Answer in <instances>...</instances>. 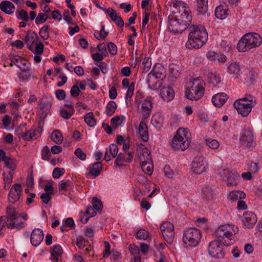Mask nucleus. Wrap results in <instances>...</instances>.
Masks as SVG:
<instances>
[{
	"instance_id": "1",
	"label": "nucleus",
	"mask_w": 262,
	"mask_h": 262,
	"mask_svg": "<svg viewBox=\"0 0 262 262\" xmlns=\"http://www.w3.org/2000/svg\"><path fill=\"white\" fill-rule=\"evenodd\" d=\"M188 39L186 43L187 48L199 49L202 47L208 39V33L205 27L202 25H191Z\"/></svg>"
},
{
	"instance_id": "2",
	"label": "nucleus",
	"mask_w": 262,
	"mask_h": 262,
	"mask_svg": "<svg viewBox=\"0 0 262 262\" xmlns=\"http://www.w3.org/2000/svg\"><path fill=\"white\" fill-rule=\"evenodd\" d=\"M234 226L233 225H222L215 230L214 235L217 241L227 247L233 242L235 233Z\"/></svg>"
},
{
	"instance_id": "3",
	"label": "nucleus",
	"mask_w": 262,
	"mask_h": 262,
	"mask_svg": "<svg viewBox=\"0 0 262 262\" xmlns=\"http://www.w3.org/2000/svg\"><path fill=\"white\" fill-rule=\"evenodd\" d=\"M262 43V38L257 33H247L239 40L237 49L239 52H245L252 48L259 46Z\"/></svg>"
},
{
	"instance_id": "4",
	"label": "nucleus",
	"mask_w": 262,
	"mask_h": 262,
	"mask_svg": "<svg viewBox=\"0 0 262 262\" xmlns=\"http://www.w3.org/2000/svg\"><path fill=\"white\" fill-rule=\"evenodd\" d=\"M190 137V134L188 129L180 128L173 138L172 147L175 150H184L189 145Z\"/></svg>"
},
{
	"instance_id": "5",
	"label": "nucleus",
	"mask_w": 262,
	"mask_h": 262,
	"mask_svg": "<svg viewBox=\"0 0 262 262\" xmlns=\"http://www.w3.org/2000/svg\"><path fill=\"white\" fill-rule=\"evenodd\" d=\"M256 104L255 99L250 96L245 97L234 103V106L243 117H246L251 112V108Z\"/></svg>"
},
{
	"instance_id": "6",
	"label": "nucleus",
	"mask_w": 262,
	"mask_h": 262,
	"mask_svg": "<svg viewBox=\"0 0 262 262\" xmlns=\"http://www.w3.org/2000/svg\"><path fill=\"white\" fill-rule=\"evenodd\" d=\"M201 231L195 228H188L183 233V242L190 247L197 246L201 241Z\"/></svg>"
},
{
	"instance_id": "7",
	"label": "nucleus",
	"mask_w": 262,
	"mask_h": 262,
	"mask_svg": "<svg viewBox=\"0 0 262 262\" xmlns=\"http://www.w3.org/2000/svg\"><path fill=\"white\" fill-rule=\"evenodd\" d=\"M202 83L199 79H194L190 88L185 91V96L190 100H198L201 98L204 93Z\"/></svg>"
},
{
	"instance_id": "8",
	"label": "nucleus",
	"mask_w": 262,
	"mask_h": 262,
	"mask_svg": "<svg viewBox=\"0 0 262 262\" xmlns=\"http://www.w3.org/2000/svg\"><path fill=\"white\" fill-rule=\"evenodd\" d=\"M165 70L164 67L160 63H157L154 66L152 70L147 75L146 82L148 85L151 89L156 88L152 83L151 80L155 79H162L165 77Z\"/></svg>"
},
{
	"instance_id": "9",
	"label": "nucleus",
	"mask_w": 262,
	"mask_h": 262,
	"mask_svg": "<svg viewBox=\"0 0 262 262\" xmlns=\"http://www.w3.org/2000/svg\"><path fill=\"white\" fill-rule=\"evenodd\" d=\"M225 246L216 239L210 243L208 247L209 254L212 257L223 258L225 254Z\"/></svg>"
},
{
	"instance_id": "10",
	"label": "nucleus",
	"mask_w": 262,
	"mask_h": 262,
	"mask_svg": "<svg viewBox=\"0 0 262 262\" xmlns=\"http://www.w3.org/2000/svg\"><path fill=\"white\" fill-rule=\"evenodd\" d=\"M160 230L164 239L169 244L173 241L174 232V226L170 222H165L160 226Z\"/></svg>"
},
{
	"instance_id": "11",
	"label": "nucleus",
	"mask_w": 262,
	"mask_h": 262,
	"mask_svg": "<svg viewBox=\"0 0 262 262\" xmlns=\"http://www.w3.org/2000/svg\"><path fill=\"white\" fill-rule=\"evenodd\" d=\"M168 21V29L174 34L181 33L187 28L176 16H169Z\"/></svg>"
},
{
	"instance_id": "12",
	"label": "nucleus",
	"mask_w": 262,
	"mask_h": 262,
	"mask_svg": "<svg viewBox=\"0 0 262 262\" xmlns=\"http://www.w3.org/2000/svg\"><path fill=\"white\" fill-rule=\"evenodd\" d=\"M220 173L222 178L227 182L228 186H234L238 184L239 177L236 173L228 169H223Z\"/></svg>"
},
{
	"instance_id": "13",
	"label": "nucleus",
	"mask_w": 262,
	"mask_h": 262,
	"mask_svg": "<svg viewBox=\"0 0 262 262\" xmlns=\"http://www.w3.org/2000/svg\"><path fill=\"white\" fill-rule=\"evenodd\" d=\"M241 144L248 148H252L255 145L254 134L250 130H245L240 138Z\"/></svg>"
},
{
	"instance_id": "14",
	"label": "nucleus",
	"mask_w": 262,
	"mask_h": 262,
	"mask_svg": "<svg viewBox=\"0 0 262 262\" xmlns=\"http://www.w3.org/2000/svg\"><path fill=\"white\" fill-rule=\"evenodd\" d=\"M137 150L140 163H144L146 161H151V157L147 147L142 144L137 145Z\"/></svg>"
},
{
	"instance_id": "15",
	"label": "nucleus",
	"mask_w": 262,
	"mask_h": 262,
	"mask_svg": "<svg viewBox=\"0 0 262 262\" xmlns=\"http://www.w3.org/2000/svg\"><path fill=\"white\" fill-rule=\"evenodd\" d=\"M191 168L192 171L196 174H201L206 170V166L204 158L202 157H196L192 163Z\"/></svg>"
},
{
	"instance_id": "16",
	"label": "nucleus",
	"mask_w": 262,
	"mask_h": 262,
	"mask_svg": "<svg viewBox=\"0 0 262 262\" xmlns=\"http://www.w3.org/2000/svg\"><path fill=\"white\" fill-rule=\"evenodd\" d=\"M22 188L20 184L16 183L11 188L9 195L8 200L11 203H15L17 201L21 195Z\"/></svg>"
},
{
	"instance_id": "17",
	"label": "nucleus",
	"mask_w": 262,
	"mask_h": 262,
	"mask_svg": "<svg viewBox=\"0 0 262 262\" xmlns=\"http://www.w3.org/2000/svg\"><path fill=\"white\" fill-rule=\"evenodd\" d=\"M242 222L244 226L247 228H251L257 222L256 214L251 211H247L243 214Z\"/></svg>"
},
{
	"instance_id": "18",
	"label": "nucleus",
	"mask_w": 262,
	"mask_h": 262,
	"mask_svg": "<svg viewBox=\"0 0 262 262\" xmlns=\"http://www.w3.org/2000/svg\"><path fill=\"white\" fill-rule=\"evenodd\" d=\"M182 13L179 16H176L179 20L184 25L188 27L191 22L192 16L189 13V10L188 7L183 6L182 10H180V12Z\"/></svg>"
},
{
	"instance_id": "19",
	"label": "nucleus",
	"mask_w": 262,
	"mask_h": 262,
	"mask_svg": "<svg viewBox=\"0 0 262 262\" xmlns=\"http://www.w3.org/2000/svg\"><path fill=\"white\" fill-rule=\"evenodd\" d=\"M43 239V233L42 230L39 228H35L32 232L30 236V242L32 246L37 247Z\"/></svg>"
},
{
	"instance_id": "20",
	"label": "nucleus",
	"mask_w": 262,
	"mask_h": 262,
	"mask_svg": "<svg viewBox=\"0 0 262 262\" xmlns=\"http://www.w3.org/2000/svg\"><path fill=\"white\" fill-rule=\"evenodd\" d=\"M152 108V104L151 100L149 98L144 99L141 104V111L143 119H146L149 117Z\"/></svg>"
},
{
	"instance_id": "21",
	"label": "nucleus",
	"mask_w": 262,
	"mask_h": 262,
	"mask_svg": "<svg viewBox=\"0 0 262 262\" xmlns=\"http://www.w3.org/2000/svg\"><path fill=\"white\" fill-rule=\"evenodd\" d=\"M228 99V96L225 93H218L214 95L212 98V102L215 106H222Z\"/></svg>"
},
{
	"instance_id": "22",
	"label": "nucleus",
	"mask_w": 262,
	"mask_h": 262,
	"mask_svg": "<svg viewBox=\"0 0 262 262\" xmlns=\"http://www.w3.org/2000/svg\"><path fill=\"white\" fill-rule=\"evenodd\" d=\"M102 168V165L100 162H96L90 165L89 172L88 175L93 176L95 178L98 176Z\"/></svg>"
},
{
	"instance_id": "23",
	"label": "nucleus",
	"mask_w": 262,
	"mask_h": 262,
	"mask_svg": "<svg viewBox=\"0 0 262 262\" xmlns=\"http://www.w3.org/2000/svg\"><path fill=\"white\" fill-rule=\"evenodd\" d=\"M161 95L162 99L166 101H171L174 96V92L171 86L163 88L161 90Z\"/></svg>"
},
{
	"instance_id": "24",
	"label": "nucleus",
	"mask_w": 262,
	"mask_h": 262,
	"mask_svg": "<svg viewBox=\"0 0 262 262\" xmlns=\"http://www.w3.org/2000/svg\"><path fill=\"white\" fill-rule=\"evenodd\" d=\"M196 11L198 14H205L208 11V0H196Z\"/></svg>"
},
{
	"instance_id": "25",
	"label": "nucleus",
	"mask_w": 262,
	"mask_h": 262,
	"mask_svg": "<svg viewBox=\"0 0 262 262\" xmlns=\"http://www.w3.org/2000/svg\"><path fill=\"white\" fill-rule=\"evenodd\" d=\"M1 10L6 14L13 13L15 9V6L10 2L4 1L0 4Z\"/></svg>"
},
{
	"instance_id": "26",
	"label": "nucleus",
	"mask_w": 262,
	"mask_h": 262,
	"mask_svg": "<svg viewBox=\"0 0 262 262\" xmlns=\"http://www.w3.org/2000/svg\"><path fill=\"white\" fill-rule=\"evenodd\" d=\"M180 67L178 64L171 63L169 66V71L170 76L172 79V81L176 80L180 77Z\"/></svg>"
},
{
	"instance_id": "27",
	"label": "nucleus",
	"mask_w": 262,
	"mask_h": 262,
	"mask_svg": "<svg viewBox=\"0 0 262 262\" xmlns=\"http://www.w3.org/2000/svg\"><path fill=\"white\" fill-rule=\"evenodd\" d=\"M163 121V117L159 113L153 115L151 119V123L157 129H159L162 127Z\"/></svg>"
},
{
	"instance_id": "28",
	"label": "nucleus",
	"mask_w": 262,
	"mask_h": 262,
	"mask_svg": "<svg viewBox=\"0 0 262 262\" xmlns=\"http://www.w3.org/2000/svg\"><path fill=\"white\" fill-rule=\"evenodd\" d=\"M139 133L140 137L144 142H146L148 140V132L147 125L143 121H141L139 126Z\"/></svg>"
},
{
	"instance_id": "29",
	"label": "nucleus",
	"mask_w": 262,
	"mask_h": 262,
	"mask_svg": "<svg viewBox=\"0 0 262 262\" xmlns=\"http://www.w3.org/2000/svg\"><path fill=\"white\" fill-rule=\"evenodd\" d=\"M63 250L60 245H56L53 246L51 249V254L53 262H57L58 257L61 256Z\"/></svg>"
},
{
	"instance_id": "30",
	"label": "nucleus",
	"mask_w": 262,
	"mask_h": 262,
	"mask_svg": "<svg viewBox=\"0 0 262 262\" xmlns=\"http://www.w3.org/2000/svg\"><path fill=\"white\" fill-rule=\"evenodd\" d=\"M228 14V9L226 6H223L222 5L218 6L215 10V16L221 19L225 18Z\"/></svg>"
},
{
	"instance_id": "31",
	"label": "nucleus",
	"mask_w": 262,
	"mask_h": 262,
	"mask_svg": "<svg viewBox=\"0 0 262 262\" xmlns=\"http://www.w3.org/2000/svg\"><path fill=\"white\" fill-rule=\"evenodd\" d=\"M24 40L27 45H30L37 41L38 36L36 32L29 30L27 32Z\"/></svg>"
},
{
	"instance_id": "32",
	"label": "nucleus",
	"mask_w": 262,
	"mask_h": 262,
	"mask_svg": "<svg viewBox=\"0 0 262 262\" xmlns=\"http://www.w3.org/2000/svg\"><path fill=\"white\" fill-rule=\"evenodd\" d=\"M246 194L239 190H234L231 192L229 195V199L232 201H236L238 200H242L245 199Z\"/></svg>"
},
{
	"instance_id": "33",
	"label": "nucleus",
	"mask_w": 262,
	"mask_h": 262,
	"mask_svg": "<svg viewBox=\"0 0 262 262\" xmlns=\"http://www.w3.org/2000/svg\"><path fill=\"white\" fill-rule=\"evenodd\" d=\"M6 213L9 217V220L14 221L19 216V214L16 209L11 205H9L6 208Z\"/></svg>"
},
{
	"instance_id": "34",
	"label": "nucleus",
	"mask_w": 262,
	"mask_h": 262,
	"mask_svg": "<svg viewBox=\"0 0 262 262\" xmlns=\"http://www.w3.org/2000/svg\"><path fill=\"white\" fill-rule=\"evenodd\" d=\"M117 107V105L115 101L112 100L109 101L105 108V113L107 116H112L115 113Z\"/></svg>"
},
{
	"instance_id": "35",
	"label": "nucleus",
	"mask_w": 262,
	"mask_h": 262,
	"mask_svg": "<svg viewBox=\"0 0 262 262\" xmlns=\"http://www.w3.org/2000/svg\"><path fill=\"white\" fill-rule=\"evenodd\" d=\"M125 119V117L121 116V119L119 116H116L111 120V124L114 128H117L119 126H123L122 123Z\"/></svg>"
},
{
	"instance_id": "36",
	"label": "nucleus",
	"mask_w": 262,
	"mask_h": 262,
	"mask_svg": "<svg viewBox=\"0 0 262 262\" xmlns=\"http://www.w3.org/2000/svg\"><path fill=\"white\" fill-rule=\"evenodd\" d=\"M84 120L85 123L90 127H94L96 121L92 112H89L85 114L84 117Z\"/></svg>"
},
{
	"instance_id": "37",
	"label": "nucleus",
	"mask_w": 262,
	"mask_h": 262,
	"mask_svg": "<svg viewBox=\"0 0 262 262\" xmlns=\"http://www.w3.org/2000/svg\"><path fill=\"white\" fill-rule=\"evenodd\" d=\"M208 78L209 83L212 84L213 86H216L221 81V78L219 74L217 73H209Z\"/></svg>"
},
{
	"instance_id": "38",
	"label": "nucleus",
	"mask_w": 262,
	"mask_h": 262,
	"mask_svg": "<svg viewBox=\"0 0 262 262\" xmlns=\"http://www.w3.org/2000/svg\"><path fill=\"white\" fill-rule=\"evenodd\" d=\"M151 161H146L144 163H140V166L142 170L146 173L150 175L152 172V165L151 164Z\"/></svg>"
},
{
	"instance_id": "39",
	"label": "nucleus",
	"mask_w": 262,
	"mask_h": 262,
	"mask_svg": "<svg viewBox=\"0 0 262 262\" xmlns=\"http://www.w3.org/2000/svg\"><path fill=\"white\" fill-rule=\"evenodd\" d=\"M51 138L56 144L61 143L63 140L62 134L58 130H55L52 133Z\"/></svg>"
},
{
	"instance_id": "40",
	"label": "nucleus",
	"mask_w": 262,
	"mask_h": 262,
	"mask_svg": "<svg viewBox=\"0 0 262 262\" xmlns=\"http://www.w3.org/2000/svg\"><path fill=\"white\" fill-rule=\"evenodd\" d=\"M202 191L206 200H210L214 198L215 194L212 189L208 186L203 187Z\"/></svg>"
},
{
	"instance_id": "41",
	"label": "nucleus",
	"mask_w": 262,
	"mask_h": 262,
	"mask_svg": "<svg viewBox=\"0 0 262 262\" xmlns=\"http://www.w3.org/2000/svg\"><path fill=\"white\" fill-rule=\"evenodd\" d=\"M49 25H45L40 29L39 34L43 40H47L49 38Z\"/></svg>"
},
{
	"instance_id": "42",
	"label": "nucleus",
	"mask_w": 262,
	"mask_h": 262,
	"mask_svg": "<svg viewBox=\"0 0 262 262\" xmlns=\"http://www.w3.org/2000/svg\"><path fill=\"white\" fill-rule=\"evenodd\" d=\"M96 214V212L95 211V209L93 208L91 206L88 207L86 208V210L85 212V214L84 216H85L84 221H83L82 220V222L84 224H85L89 220V219L90 217H92L95 216Z\"/></svg>"
},
{
	"instance_id": "43",
	"label": "nucleus",
	"mask_w": 262,
	"mask_h": 262,
	"mask_svg": "<svg viewBox=\"0 0 262 262\" xmlns=\"http://www.w3.org/2000/svg\"><path fill=\"white\" fill-rule=\"evenodd\" d=\"M228 73L230 74H235V75H239L240 72V68L239 65L236 62L231 63L227 69Z\"/></svg>"
},
{
	"instance_id": "44",
	"label": "nucleus",
	"mask_w": 262,
	"mask_h": 262,
	"mask_svg": "<svg viewBox=\"0 0 262 262\" xmlns=\"http://www.w3.org/2000/svg\"><path fill=\"white\" fill-rule=\"evenodd\" d=\"M104 29H105L104 25H102L101 30L99 31V33H98V31H95V33H94V36L97 39L99 40L101 38L104 39L108 35V32L105 31L104 30Z\"/></svg>"
},
{
	"instance_id": "45",
	"label": "nucleus",
	"mask_w": 262,
	"mask_h": 262,
	"mask_svg": "<svg viewBox=\"0 0 262 262\" xmlns=\"http://www.w3.org/2000/svg\"><path fill=\"white\" fill-rule=\"evenodd\" d=\"M135 89V83L132 82L128 86L127 91L125 95V102L127 105H128V101L132 97Z\"/></svg>"
},
{
	"instance_id": "46",
	"label": "nucleus",
	"mask_w": 262,
	"mask_h": 262,
	"mask_svg": "<svg viewBox=\"0 0 262 262\" xmlns=\"http://www.w3.org/2000/svg\"><path fill=\"white\" fill-rule=\"evenodd\" d=\"M92 203L93 208L97 211H101L103 209V205L101 200L97 197H93Z\"/></svg>"
},
{
	"instance_id": "47",
	"label": "nucleus",
	"mask_w": 262,
	"mask_h": 262,
	"mask_svg": "<svg viewBox=\"0 0 262 262\" xmlns=\"http://www.w3.org/2000/svg\"><path fill=\"white\" fill-rule=\"evenodd\" d=\"M74 109H71L69 110L62 109L60 111V114L63 118L65 119H69L74 114Z\"/></svg>"
},
{
	"instance_id": "48",
	"label": "nucleus",
	"mask_w": 262,
	"mask_h": 262,
	"mask_svg": "<svg viewBox=\"0 0 262 262\" xmlns=\"http://www.w3.org/2000/svg\"><path fill=\"white\" fill-rule=\"evenodd\" d=\"M126 155L122 153H120L115 160V164L118 166H122L123 165V162H126Z\"/></svg>"
},
{
	"instance_id": "49",
	"label": "nucleus",
	"mask_w": 262,
	"mask_h": 262,
	"mask_svg": "<svg viewBox=\"0 0 262 262\" xmlns=\"http://www.w3.org/2000/svg\"><path fill=\"white\" fill-rule=\"evenodd\" d=\"M206 145L211 149H215L219 147V142L215 139H206Z\"/></svg>"
},
{
	"instance_id": "50",
	"label": "nucleus",
	"mask_w": 262,
	"mask_h": 262,
	"mask_svg": "<svg viewBox=\"0 0 262 262\" xmlns=\"http://www.w3.org/2000/svg\"><path fill=\"white\" fill-rule=\"evenodd\" d=\"M48 17L47 15L46 14L39 13L35 18V23L37 25L42 24L47 20Z\"/></svg>"
},
{
	"instance_id": "51",
	"label": "nucleus",
	"mask_w": 262,
	"mask_h": 262,
	"mask_svg": "<svg viewBox=\"0 0 262 262\" xmlns=\"http://www.w3.org/2000/svg\"><path fill=\"white\" fill-rule=\"evenodd\" d=\"M32 77L31 74L29 70H24L19 74V78L21 80H28Z\"/></svg>"
},
{
	"instance_id": "52",
	"label": "nucleus",
	"mask_w": 262,
	"mask_h": 262,
	"mask_svg": "<svg viewBox=\"0 0 262 262\" xmlns=\"http://www.w3.org/2000/svg\"><path fill=\"white\" fill-rule=\"evenodd\" d=\"M65 170L63 168L56 167L53 171V177L55 179H58L64 173Z\"/></svg>"
},
{
	"instance_id": "53",
	"label": "nucleus",
	"mask_w": 262,
	"mask_h": 262,
	"mask_svg": "<svg viewBox=\"0 0 262 262\" xmlns=\"http://www.w3.org/2000/svg\"><path fill=\"white\" fill-rule=\"evenodd\" d=\"M149 235V232L143 229L138 230L136 233L137 237L140 239L146 240Z\"/></svg>"
},
{
	"instance_id": "54",
	"label": "nucleus",
	"mask_w": 262,
	"mask_h": 262,
	"mask_svg": "<svg viewBox=\"0 0 262 262\" xmlns=\"http://www.w3.org/2000/svg\"><path fill=\"white\" fill-rule=\"evenodd\" d=\"M4 180L5 183L7 185L10 184L12 182L13 174L11 171H9L8 173L4 172L3 174Z\"/></svg>"
},
{
	"instance_id": "55",
	"label": "nucleus",
	"mask_w": 262,
	"mask_h": 262,
	"mask_svg": "<svg viewBox=\"0 0 262 262\" xmlns=\"http://www.w3.org/2000/svg\"><path fill=\"white\" fill-rule=\"evenodd\" d=\"M106 13L108 14L113 21H115L119 16L117 15V11L112 8H108L106 10Z\"/></svg>"
},
{
	"instance_id": "56",
	"label": "nucleus",
	"mask_w": 262,
	"mask_h": 262,
	"mask_svg": "<svg viewBox=\"0 0 262 262\" xmlns=\"http://www.w3.org/2000/svg\"><path fill=\"white\" fill-rule=\"evenodd\" d=\"M107 49L112 55H115L117 52V47L113 42H110L107 44Z\"/></svg>"
},
{
	"instance_id": "57",
	"label": "nucleus",
	"mask_w": 262,
	"mask_h": 262,
	"mask_svg": "<svg viewBox=\"0 0 262 262\" xmlns=\"http://www.w3.org/2000/svg\"><path fill=\"white\" fill-rule=\"evenodd\" d=\"M109 151L112 157L115 158L118 152V147L115 144H112L109 147Z\"/></svg>"
},
{
	"instance_id": "58",
	"label": "nucleus",
	"mask_w": 262,
	"mask_h": 262,
	"mask_svg": "<svg viewBox=\"0 0 262 262\" xmlns=\"http://www.w3.org/2000/svg\"><path fill=\"white\" fill-rule=\"evenodd\" d=\"M26 124H21L19 126L17 127V128L15 130V134L20 138L22 137L24 131L27 130L26 128Z\"/></svg>"
},
{
	"instance_id": "59",
	"label": "nucleus",
	"mask_w": 262,
	"mask_h": 262,
	"mask_svg": "<svg viewBox=\"0 0 262 262\" xmlns=\"http://www.w3.org/2000/svg\"><path fill=\"white\" fill-rule=\"evenodd\" d=\"M51 152L48 146H45L42 151V158L45 160H48L51 157Z\"/></svg>"
},
{
	"instance_id": "60",
	"label": "nucleus",
	"mask_w": 262,
	"mask_h": 262,
	"mask_svg": "<svg viewBox=\"0 0 262 262\" xmlns=\"http://www.w3.org/2000/svg\"><path fill=\"white\" fill-rule=\"evenodd\" d=\"M74 154L79 159L81 160H85L86 159V154L83 152L80 148H77L76 149Z\"/></svg>"
},
{
	"instance_id": "61",
	"label": "nucleus",
	"mask_w": 262,
	"mask_h": 262,
	"mask_svg": "<svg viewBox=\"0 0 262 262\" xmlns=\"http://www.w3.org/2000/svg\"><path fill=\"white\" fill-rule=\"evenodd\" d=\"M18 19H21L23 21H27L29 20V17L28 16V12L24 10H21L18 13V16H17Z\"/></svg>"
},
{
	"instance_id": "62",
	"label": "nucleus",
	"mask_w": 262,
	"mask_h": 262,
	"mask_svg": "<svg viewBox=\"0 0 262 262\" xmlns=\"http://www.w3.org/2000/svg\"><path fill=\"white\" fill-rule=\"evenodd\" d=\"M4 162H5V166L7 168L10 169L11 170H14L15 169L16 165L10 158H8L7 160H4Z\"/></svg>"
},
{
	"instance_id": "63",
	"label": "nucleus",
	"mask_w": 262,
	"mask_h": 262,
	"mask_svg": "<svg viewBox=\"0 0 262 262\" xmlns=\"http://www.w3.org/2000/svg\"><path fill=\"white\" fill-rule=\"evenodd\" d=\"M70 184L71 181L69 180H68L66 182H64L63 181H60L58 184L59 190L60 191L67 190Z\"/></svg>"
},
{
	"instance_id": "64",
	"label": "nucleus",
	"mask_w": 262,
	"mask_h": 262,
	"mask_svg": "<svg viewBox=\"0 0 262 262\" xmlns=\"http://www.w3.org/2000/svg\"><path fill=\"white\" fill-rule=\"evenodd\" d=\"M80 92V91L79 87L75 84L72 86L70 90V94L72 97H76L79 95Z\"/></svg>"
}]
</instances>
